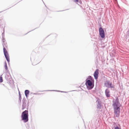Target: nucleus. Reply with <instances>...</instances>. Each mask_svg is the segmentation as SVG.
I'll use <instances>...</instances> for the list:
<instances>
[{"mask_svg":"<svg viewBox=\"0 0 129 129\" xmlns=\"http://www.w3.org/2000/svg\"><path fill=\"white\" fill-rule=\"evenodd\" d=\"M113 106L114 110V117H119L120 113V105L117 98L116 99L115 101L114 102Z\"/></svg>","mask_w":129,"mask_h":129,"instance_id":"f257e3e1","label":"nucleus"},{"mask_svg":"<svg viewBox=\"0 0 129 129\" xmlns=\"http://www.w3.org/2000/svg\"><path fill=\"white\" fill-rule=\"evenodd\" d=\"M94 80L87 79L86 81L85 84L87 88L88 89H91L94 87Z\"/></svg>","mask_w":129,"mask_h":129,"instance_id":"f03ea898","label":"nucleus"},{"mask_svg":"<svg viewBox=\"0 0 129 129\" xmlns=\"http://www.w3.org/2000/svg\"><path fill=\"white\" fill-rule=\"evenodd\" d=\"M28 112L27 110H25L21 114L22 120L24 122L28 121Z\"/></svg>","mask_w":129,"mask_h":129,"instance_id":"7ed1b4c3","label":"nucleus"},{"mask_svg":"<svg viewBox=\"0 0 129 129\" xmlns=\"http://www.w3.org/2000/svg\"><path fill=\"white\" fill-rule=\"evenodd\" d=\"M3 51L7 61H8V62H9L10 61L9 55L7 50L5 48V47H7V45L6 44H5V43H4V44H3Z\"/></svg>","mask_w":129,"mask_h":129,"instance_id":"20e7f679","label":"nucleus"},{"mask_svg":"<svg viewBox=\"0 0 129 129\" xmlns=\"http://www.w3.org/2000/svg\"><path fill=\"white\" fill-rule=\"evenodd\" d=\"M99 32L100 35L102 38H104L105 37V33L103 29L100 27L99 29Z\"/></svg>","mask_w":129,"mask_h":129,"instance_id":"39448f33","label":"nucleus"},{"mask_svg":"<svg viewBox=\"0 0 129 129\" xmlns=\"http://www.w3.org/2000/svg\"><path fill=\"white\" fill-rule=\"evenodd\" d=\"M105 85L108 88H113L114 87L112 86V84L109 81H106L105 83Z\"/></svg>","mask_w":129,"mask_h":129,"instance_id":"423d86ee","label":"nucleus"},{"mask_svg":"<svg viewBox=\"0 0 129 129\" xmlns=\"http://www.w3.org/2000/svg\"><path fill=\"white\" fill-rule=\"evenodd\" d=\"M99 70L98 69H96L95 71L94 74V78L95 79H97L98 78V75L99 74Z\"/></svg>","mask_w":129,"mask_h":129,"instance_id":"0eeeda50","label":"nucleus"},{"mask_svg":"<svg viewBox=\"0 0 129 129\" xmlns=\"http://www.w3.org/2000/svg\"><path fill=\"white\" fill-rule=\"evenodd\" d=\"M106 95L107 97H109L110 96V91L108 89H106L105 91Z\"/></svg>","mask_w":129,"mask_h":129,"instance_id":"6e6552de","label":"nucleus"},{"mask_svg":"<svg viewBox=\"0 0 129 129\" xmlns=\"http://www.w3.org/2000/svg\"><path fill=\"white\" fill-rule=\"evenodd\" d=\"M29 91L28 90H26L25 91V95L26 97H27L29 94Z\"/></svg>","mask_w":129,"mask_h":129,"instance_id":"1a4fd4ad","label":"nucleus"},{"mask_svg":"<svg viewBox=\"0 0 129 129\" xmlns=\"http://www.w3.org/2000/svg\"><path fill=\"white\" fill-rule=\"evenodd\" d=\"M37 61V60H36L34 61V62H33V65H36L38 64L39 62H36Z\"/></svg>","mask_w":129,"mask_h":129,"instance_id":"9d476101","label":"nucleus"},{"mask_svg":"<svg viewBox=\"0 0 129 129\" xmlns=\"http://www.w3.org/2000/svg\"><path fill=\"white\" fill-rule=\"evenodd\" d=\"M5 69L6 70H8V67H7V64L6 62H5Z\"/></svg>","mask_w":129,"mask_h":129,"instance_id":"9b49d317","label":"nucleus"},{"mask_svg":"<svg viewBox=\"0 0 129 129\" xmlns=\"http://www.w3.org/2000/svg\"><path fill=\"white\" fill-rule=\"evenodd\" d=\"M3 81V79L2 77H0V82H2Z\"/></svg>","mask_w":129,"mask_h":129,"instance_id":"f8f14e48","label":"nucleus"},{"mask_svg":"<svg viewBox=\"0 0 129 129\" xmlns=\"http://www.w3.org/2000/svg\"><path fill=\"white\" fill-rule=\"evenodd\" d=\"M88 78L89 79V80H94L93 79V78H92V77L91 76H89Z\"/></svg>","mask_w":129,"mask_h":129,"instance_id":"ddd939ff","label":"nucleus"},{"mask_svg":"<svg viewBox=\"0 0 129 129\" xmlns=\"http://www.w3.org/2000/svg\"><path fill=\"white\" fill-rule=\"evenodd\" d=\"M114 129H121V128L120 127L116 126L115 127Z\"/></svg>","mask_w":129,"mask_h":129,"instance_id":"4468645a","label":"nucleus"},{"mask_svg":"<svg viewBox=\"0 0 129 129\" xmlns=\"http://www.w3.org/2000/svg\"><path fill=\"white\" fill-rule=\"evenodd\" d=\"M74 1L75 2H78V0H74Z\"/></svg>","mask_w":129,"mask_h":129,"instance_id":"2eb2a0df","label":"nucleus"},{"mask_svg":"<svg viewBox=\"0 0 129 129\" xmlns=\"http://www.w3.org/2000/svg\"><path fill=\"white\" fill-rule=\"evenodd\" d=\"M4 39H3V41L4 42Z\"/></svg>","mask_w":129,"mask_h":129,"instance_id":"dca6fc26","label":"nucleus"}]
</instances>
